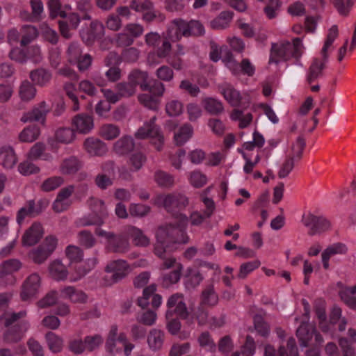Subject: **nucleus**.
I'll return each mask as SVG.
<instances>
[{"mask_svg":"<svg viewBox=\"0 0 356 356\" xmlns=\"http://www.w3.org/2000/svg\"><path fill=\"white\" fill-rule=\"evenodd\" d=\"M187 204L186 197L180 193L168 194L165 197L164 207L168 212L175 216V222L159 228L156 234V243L154 245V251L158 255L162 256L168 248V246H164V243L167 241L172 243H186L188 241L189 237L186 232L188 218L181 213Z\"/></svg>","mask_w":356,"mask_h":356,"instance_id":"nucleus-1","label":"nucleus"},{"mask_svg":"<svg viewBox=\"0 0 356 356\" xmlns=\"http://www.w3.org/2000/svg\"><path fill=\"white\" fill-rule=\"evenodd\" d=\"M25 315V312H19L10 314H4L0 316V324L3 323L4 326L7 327L3 334L4 342L7 343H15L22 338L28 325L26 322H18L17 321Z\"/></svg>","mask_w":356,"mask_h":356,"instance_id":"nucleus-2","label":"nucleus"},{"mask_svg":"<svg viewBox=\"0 0 356 356\" xmlns=\"http://www.w3.org/2000/svg\"><path fill=\"white\" fill-rule=\"evenodd\" d=\"M167 307L165 316L169 321L168 323V331L172 334H176L180 330L181 324L177 319L174 318V314L181 318H186L188 316V311L183 296L179 293L172 295L168 300Z\"/></svg>","mask_w":356,"mask_h":356,"instance_id":"nucleus-3","label":"nucleus"},{"mask_svg":"<svg viewBox=\"0 0 356 356\" xmlns=\"http://www.w3.org/2000/svg\"><path fill=\"white\" fill-rule=\"evenodd\" d=\"M177 243H172L169 241H166L164 243V246L167 247L166 250L163 252L162 256H159L154 252V254L163 259V262L162 264L163 269H169L173 268L174 269L169 273H165L163 275V285L165 287H169L170 286L177 283L181 275V271L183 269V266L181 264L176 261V259L172 257H167V254L168 252L172 251L175 249V245Z\"/></svg>","mask_w":356,"mask_h":356,"instance_id":"nucleus-4","label":"nucleus"},{"mask_svg":"<svg viewBox=\"0 0 356 356\" xmlns=\"http://www.w3.org/2000/svg\"><path fill=\"white\" fill-rule=\"evenodd\" d=\"M106 350L111 354L124 352L126 356L130 355L134 345L129 341L124 332H118L117 325H112L105 344Z\"/></svg>","mask_w":356,"mask_h":356,"instance_id":"nucleus-5","label":"nucleus"},{"mask_svg":"<svg viewBox=\"0 0 356 356\" xmlns=\"http://www.w3.org/2000/svg\"><path fill=\"white\" fill-rule=\"evenodd\" d=\"M92 213L79 218L76 221L78 226H100L107 216V211L104 202L95 197H90L88 201Z\"/></svg>","mask_w":356,"mask_h":356,"instance_id":"nucleus-6","label":"nucleus"},{"mask_svg":"<svg viewBox=\"0 0 356 356\" xmlns=\"http://www.w3.org/2000/svg\"><path fill=\"white\" fill-rule=\"evenodd\" d=\"M95 234L106 239V248L110 252L125 253L129 250L130 243L127 236L124 234V229L120 234H115L97 227L95 229Z\"/></svg>","mask_w":356,"mask_h":356,"instance_id":"nucleus-7","label":"nucleus"},{"mask_svg":"<svg viewBox=\"0 0 356 356\" xmlns=\"http://www.w3.org/2000/svg\"><path fill=\"white\" fill-rule=\"evenodd\" d=\"M148 74L147 72L140 70H132L128 76V81L133 85L136 90V87L140 86L143 91H152L157 94H163L164 85L157 81L154 80L148 82Z\"/></svg>","mask_w":356,"mask_h":356,"instance_id":"nucleus-8","label":"nucleus"},{"mask_svg":"<svg viewBox=\"0 0 356 356\" xmlns=\"http://www.w3.org/2000/svg\"><path fill=\"white\" fill-rule=\"evenodd\" d=\"M183 19H177L173 20L168 26L165 33V39L163 42L162 46L157 50V55L160 58L167 57L171 50L170 41L175 42L184 36Z\"/></svg>","mask_w":356,"mask_h":356,"instance_id":"nucleus-9","label":"nucleus"},{"mask_svg":"<svg viewBox=\"0 0 356 356\" xmlns=\"http://www.w3.org/2000/svg\"><path fill=\"white\" fill-rule=\"evenodd\" d=\"M58 240L54 236H49L36 248L30 252V257L35 264L43 263L55 250Z\"/></svg>","mask_w":356,"mask_h":356,"instance_id":"nucleus-10","label":"nucleus"},{"mask_svg":"<svg viewBox=\"0 0 356 356\" xmlns=\"http://www.w3.org/2000/svg\"><path fill=\"white\" fill-rule=\"evenodd\" d=\"M155 121L156 118L153 117L149 122H145L143 127L138 129L135 136L138 139L151 138L154 140L156 149L160 150L163 143V137L159 127L155 124Z\"/></svg>","mask_w":356,"mask_h":356,"instance_id":"nucleus-11","label":"nucleus"},{"mask_svg":"<svg viewBox=\"0 0 356 356\" xmlns=\"http://www.w3.org/2000/svg\"><path fill=\"white\" fill-rule=\"evenodd\" d=\"M302 222L308 228V233L312 236L321 234L331 228V223L327 218L311 213L302 215Z\"/></svg>","mask_w":356,"mask_h":356,"instance_id":"nucleus-12","label":"nucleus"},{"mask_svg":"<svg viewBox=\"0 0 356 356\" xmlns=\"http://www.w3.org/2000/svg\"><path fill=\"white\" fill-rule=\"evenodd\" d=\"M129 6L131 9L136 12L143 13V19L147 22H151L155 19H158L159 21L161 22L165 19V16L163 14L153 10V4L148 0L144 1L132 0Z\"/></svg>","mask_w":356,"mask_h":356,"instance_id":"nucleus-13","label":"nucleus"},{"mask_svg":"<svg viewBox=\"0 0 356 356\" xmlns=\"http://www.w3.org/2000/svg\"><path fill=\"white\" fill-rule=\"evenodd\" d=\"M296 336L300 341V346L306 347L310 341L315 337L316 345H321L323 342L321 335L316 332L315 326L310 323H302L297 329Z\"/></svg>","mask_w":356,"mask_h":356,"instance_id":"nucleus-14","label":"nucleus"},{"mask_svg":"<svg viewBox=\"0 0 356 356\" xmlns=\"http://www.w3.org/2000/svg\"><path fill=\"white\" fill-rule=\"evenodd\" d=\"M61 12L64 13L63 15H58L54 17L50 15V16L51 18L60 17L63 19V20H60L58 22L60 31L64 38H69L70 37V30L76 29L81 20H83V19L81 17V15L76 13H71L67 15L65 11L62 9Z\"/></svg>","mask_w":356,"mask_h":356,"instance_id":"nucleus-15","label":"nucleus"},{"mask_svg":"<svg viewBox=\"0 0 356 356\" xmlns=\"http://www.w3.org/2000/svg\"><path fill=\"white\" fill-rule=\"evenodd\" d=\"M22 264L17 259H10L4 261L0 265V279L7 284L13 285L16 282L15 273L21 268Z\"/></svg>","mask_w":356,"mask_h":356,"instance_id":"nucleus-16","label":"nucleus"},{"mask_svg":"<svg viewBox=\"0 0 356 356\" xmlns=\"http://www.w3.org/2000/svg\"><path fill=\"white\" fill-rule=\"evenodd\" d=\"M41 284V278L38 273L31 274L24 282L22 287L21 298L26 301L38 293Z\"/></svg>","mask_w":356,"mask_h":356,"instance_id":"nucleus-17","label":"nucleus"},{"mask_svg":"<svg viewBox=\"0 0 356 356\" xmlns=\"http://www.w3.org/2000/svg\"><path fill=\"white\" fill-rule=\"evenodd\" d=\"M106 271L112 273L110 277L112 280L109 283L111 284L126 277L130 271V266L125 260L117 259L108 264Z\"/></svg>","mask_w":356,"mask_h":356,"instance_id":"nucleus-18","label":"nucleus"},{"mask_svg":"<svg viewBox=\"0 0 356 356\" xmlns=\"http://www.w3.org/2000/svg\"><path fill=\"white\" fill-rule=\"evenodd\" d=\"M156 287L154 284L144 289L143 296L138 299V305L143 309L146 308L151 302L152 307L158 308L162 302L161 296L156 294Z\"/></svg>","mask_w":356,"mask_h":356,"instance_id":"nucleus-19","label":"nucleus"},{"mask_svg":"<svg viewBox=\"0 0 356 356\" xmlns=\"http://www.w3.org/2000/svg\"><path fill=\"white\" fill-rule=\"evenodd\" d=\"M44 202L42 200L37 202H35L33 200L28 201L17 212V223L21 225L26 217L32 218L38 216L42 212Z\"/></svg>","mask_w":356,"mask_h":356,"instance_id":"nucleus-20","label":"nucleus"},{"mask_svg":"<svg viewBox=\"0 0 356 356\" xmlns=\"http://www.w3.org/2000/svg\"><path fill=\"white\" fill-rule=\"evenodd\" d=\"M292 145L291 146V170L302 158L303 150L306 145L305 136L291 135Z\"/></svg>","mask_w":356,"mask_h":356,"instance_id":"nucleus-21","label":"nucleus"},{"mask_svg":"<svg viewBox=\"0 0 356 356\" xmlns=\"http://www.w3.org/2000/svg\"><path fill=\"white\" fill-rule=\"evenodd\" d=\"M277 335L282 341L277 351L271 345L265 346V356H289L287 348L289 347V338H286L285 331L282 328H277Z\"/></svg>","mask_w":356,"mask_h":356,"instance_id":"nucleus-22","label":"nucleus"},{"mask_svg":"<svg viewBox=\"0 0 356 356\" xmlns=\"http://www.w3.org/2000/svg\"><path fill=\"white\" fill-rule=\"evenodd\" d=\"M74 191V186H68L62 188L57 195L56 199L53 203L52 208L56 212H62L67 209L70 204L69 200Z\"/></svg>","mask_w":356,"mask_h":356,"instance_id":"nucleus-23","label":"nucleus"},{"mask_svg":"<svg viewBox=\"0 0 356 356\" xmlns=\"http://www.w3.org/2000/svg\"><path fill=\"white\" fill-rule=\"evenodd\" d=\"M51 107L44 101L35 106L33 110L22 117V121L26 122L28 121H37L44 124L46 115L49 111Z\"/></svg>","mask_w":356,"mask_h":356,"instance_id":"nucleus-24","label":"nucleus"},{"mask_svg":"<svg viewBox=\"0 0 356 356\" xmlns=\"http://www.w3.org/2000/svg\"><path fill=\"white\" fill-rule=\"evenodd\" d=\"M347 251L346 245L342 243H335L327 246L321 254L323 268L327 270L330 268L329 261L332 257L338 254H345Z\"/></svg>","mask_w":356,"mask_h":356,"instance_id":"nucleus-25","label":"nucleus"},{"mask_svg":"<svg viewBox=\"0 0 356 356\" xmlns=\"http://www.w3.org/2000/svg\"><path fill=\"white\" fill-rule=\"evenodd\" d=\"M327 62L328 58L325 60L322 56L321 58H313L306 75V79L309 83H312L323 76V71L325 68Z\"/></svg>","mask_w":356,"mask_h":356,"instance_id":"nucleus-26","label":"nucleus"},{"mask_svg":"<svg viewBox=\"0 0 356 356\" xmlns=\"http://www.w3.org/2000/svg\"><path fill=\"white\" fill-rule=\"evenodd\" d=\"M124 234L128 238L132 240V243L136 246L146 247L149 244V238L143 233V232L132 225H129L124 227Z\"/></svg>","mask_w":356,"mask_h":356,"instance_id":"nucleus-27","label":"nucleus"},{"mask_svg":"<svg viewBox=\"0 0 356 356\" xmlns=\"http://www.w3.org/2000/svg\"><path fill=\"white\" fill-rule=\"evenodd\" d=\"M307 117L294 114L293 122L291 124V135L300 134L306 136L307 133H311L314 129V126H307Z\"/></svg>","mask_w":356,"mask_h":356,"instance_id":"nucleus-28","label":"nucleus"},{"mask_svg":"<svg viewBox=\"0 0 356 356\" xmlns=\"http://www.w3.org/2000/svg\"><path fill=\"white\" fill-rule=\"evenodd\" d=\"M43 235V229L41 224L34 222L31 227L26 231L22 237V243L24 245H33L37 243Z\"/></svg>","mask_w":356,"mask_h":356,"instance_id":"nucleus-29","label":"nucleus"},{"mask_svg":"<svg viewBox=\"0 0 356 356\" xmlns=\"http://www.w3.org/2000/svg\"><path fill=\"white\" fill-rule=\"evenodd\" d=\"M305 51V47L300 38H293L291 44V65L303 67L301 57Z\"/></svg>","mask_w":356,"mask_h":356,"instance_id":"nucleus-30","label":"nucleus"},{"mask_svg":"<svg viewBox=\"0 0 356 356\" xmlns=\"http://www.w3.org/2000/svg\"><path fill=\"white\" fill-rule=\"evenodd\" d=\"M339 37V29L337 25H332L327 31L323 46L321 50V56L325 60L329 58L330 51L334 49V42Z\"/></svg>","mask_w":356,"mask_h":356,"instance_id":"nucleus-31","label":"nucleus"},{"mask_svg":"<svg viewBox=\"0 0 356 356\" xmlns=\"http://www.w3.org/2000/svg\"><path fill=\"white\" fill-rule=\"evenodd\" d=\"M289 50V42L284 43L272 44L269 64H277L282 60H286L288 51Z\"/></svg>","mask_w":356,"mask_h":356,"instance_id":"nucleus-32","label":"nucleus"},{"mask_svg":"<svg viewBox=\"0 0 356 356\" xmlns=\"http://www.w3.org/2000/svg\"><path fill=\"white\" fill-rule=\"evenodd\" d=\"M83 146L90 156H102L106 152L105 144L98 138H87L84 141Z\"/></svg>","mask_w":356,"mask_h":356,"instance_id":"nucleus-33","label":"nucleus"},{"mask_svg":"<svg viewBox=\"0 0 356 356\" xmlns=\"http://www.w3.org/2000/svg\"><path fill=\"white\" fill-rule=\"evenodd\" d=\"M60 297L69 299L74 303H83L87 299V296L85 293L70 286H65L60 290Z\"/></svg>","mask_w":356,"mask_h":356,"instance_id":"nucleus-34","label":"nucleus"},{"mask_svg":"<svg viewBox=\"0 0 356 356\" xmlns=\"http://www.w3.org/2000/svg\"><path fill=\"white\" fill-rule=\"evenodd\" d=\"M72 124L80 133L86 134L93 127V119L87 114H79L72 121Z\"/></svg>","mask_w":356,"mask_h":356,"instance_id":"nucleus-35","label":"nucleus"},{"mask_svg":"<svg viewBox=\"0 0 356 356\" xmlns=\"http://www.w3.org/2000/svg\"><path fill=\"white\" fill-rule=\"evenodd\" d=\"M134 147L133 138L130 136H123L114 143L113 149L116 154L124 155L131 152Z\"/></svg>","mask_w":356,"mask_h":356,"instance_id":"nucleus-36","label":"nucleus"},{"mask_svg":"<svg viewBox=\"0 0 356 356\" xmlns=\"http://www.w3.org/2000/svg\"><path fill=\"white\" fill-rule=\"evenodd\" d=\"M165 333L159 329H152L147 335V343L149 348L153 351L160 350L163 344Z\"/></svg>","mask_w":356,"mask_h":356,"instance_id":"nucleus-37","label":"nucleus"},{"mask_svg":"<svg viewBox=\"0 0 356 356\" xmlns=\"http://www.w3.org/2000/svg\"><path fill=\"white\" fill-rule=\"evenodd\" d=\"M221 93L225 99L232 106H238L241 102L240 92L234 88V87L229 83H223L221 87Z\"/></svg>","mask_w":356,"mask_h":356,"instance_id":"nucleus-38","label":"nucleus"},{"mask_svg":"<svg viewBox=\"0 0 356 356\" xmlns=\"http://www.w3.org/2000/svg\"><path fill=\"white\" fill-rule=\"evenodd\" d=\"M81 161L76 156H71L65 159L60 164V172L64 175H73L81 168Z\"/></svg>","mask_w":356,"mask_h":356,"instance_id":"nucleus-39","label":"nucleus"},{"mask_svg":"<svg viewBox=\"0 0 356 356\" xmlns=\"http://www.w3.org/2000/svg\"><path fill=\"white\" fill-rule=\"evenodd\" d=\"M147 93H143L138 96V100L144 106L152 109L156 110L160 102V97L163 94H157L152 91H147Z\"/></svg>","mask_w":356,"mask_h":356,"instance_id":"nucleus-40","label":"nucleus"},{"mask_svg":"<svg viewBox=\"0 0 356 356\" xmlns=\"http://www.w3.org/2000/svg\"><path fill=\"white\" fill-rule=\"evenodd\" d=\"M17 163V157L10 147H3L0 152V164L6 169L12 168Z\"/></svg>","mask_w":356,"mask_h":356,"instance_id":"nucleus-41","label":"nucleus"},{"mask_svg":"<svg viewBox=\"0 0 356 356\" xmlns=\"http://www.w3.org/2000/svg\"><path fill=\"white\" fill-rule=\"evenodd\" d=\"M30 78L35 84L44 86L50 81L51 74L46 69L38 68L31 72Z\"/></svg>","mask_w":356,"mask_h":356,"instance_id":"nucleus-42","label":"nucleus"},{"mask_svg":"<svg viewBox=\"0 0 356 356\" xmlns=\"http://www.w3.org/2000/svg\"><path fill=\"white\" fill-rule=\"evenodd\" d=\"M339 296L348 307L356 310V285L342 289L339 292Z\"/></svg>","mask_w":356,"mask_h":356,"instance_id":"nucleus-43","label":"nucleus"},{"mask_svg":"<svg viewBox=\"0 0 356 356\" xmlns=\"http://www.w3.org/2000/svg\"><path fill=\"white\" fill-rule=\"evenodd\" d=\"M182 24L184 28V36L185 37L202 35L204 33V28L199 21L191 20L187 22L183 20Z\"/></svg>","mask_w":356,"mask_h":356,"instance_id":"nucleus-44","label":"nucleus"},{"mask_svg":"<svg viewBox=\"0 0 356 356\" xmlns=\"http://www.w3.org/2000/svg\"><path fill=\"white\" fill-rule=\"evenodd\" d=\"M49 270L50 275L56 280H63L68 274L65 266L59 260L52 261L49 265Z\"/></svg>","mask_w":356,"mask_h":356,"instance_id":"nucleus-45","label":"nucleus"},{"mask_svg":"<svg viewBox=\"0 0 356 356\" xmlns=\"http://www.w3.org/2000/svg\"><path fill=\"white\" fill-rule=\"evenodd\" d=\"M36 95V89L33 83L28 80L23 81L19 88V95L24 102L32 100Z\"/></svg>","mask_w":356,"mask_h":356,"instance_id":"nucleus-46","label":"nucleus"},{"mask_svg":"<svg viewBox=\"0 0 356 356\" xmlns=\"http://www.w3.org/2000/svg\"><path fill=\"white\" fill-rule=\"evenodd\" d=\"M233 17L232 11H223L211 22V26L213 29H224L227 28Z\"/></svg>","mask_w":356,"mask_h":356,"instance_id":"nucleus-47","label":"nucleus"},{"mask_svg":"<svg viewBox=\"0 0 356 356\" xmlns=\"http://www.w3.org/2000/svg\"><path fill=\"white\" fill-rule=\"evenodd\" d=\"M104 33V27L103 24L97 21L92 22L87 33L88 44L92 43L95 40L102 38Z\"/></svg>","mask_w":356,"mask_h":356,"instance_id":"nucleus-48","label":"nucleus"},{"mask_svg":"<svg viewBox=\"0 0 356 356\" xmlns=\"http://www.w3.org/2000/svg\"><path fill=\"white\" fill-rule=\"evenodd\" d=\"M21 34L20 44L22 47H26L37 37L38 31L33 26L24 25L22 27Z\"/></svg>","mask_w":356,"mask_h":356,"instance_id":"nucleus-49","label":"nucleus"},{"mask_svg":"<svg viewBox=\"0 0 356 356\" xmlns=\"http://www.w3.org/2000/svg\"><path fill=\"white\" fill-rule=\"evenodd\" d=\"M193 127L188 124L181 127L177 132L175 133L174 139L177 145H184L192 136Z\"/></svg>","mask_w":356,"mask_h":356,"instance_id":"nucleus-50","label":"nucleus"},{"mask_svg":"<svg viewBox=\"0 0 356 356\" xmlns=\"http://www.w3.org/2000/svg\"><path fill=\"white\" fill-rule=\"evenodd\" d=\"M40 133V128L36 125H31L24 128L19 135L22 142L31 143L36 140Z\"/></svg>","mask_w":356,"mask_h":356,"instance_id":"nucleus-51","label":"nucleus"},{"mask_svg":"<svg viewBox=\"0 0 356 356\" xmlns=\"http://www.w3.org/2000/svg\"><path fill=\"white\" fill-rule=\"evenodd\" d=\"M154 179L156 184L163 188H170L174 185V177L163 170H158L154 174Z\"/></svg>","mask_w":356,"mask_h":356,"instance_id":"nucleus-52","label":"nucleus"},{"mask_svg":"<svg viewBox=\"0 0 356 356\" xmlns=\"http://www.w3.org/2000/svg\"><path fill=\"white\" fill-rule=\"evenodd\" d=\"M120 134V128L113 124H103L99 129L100 136L106 140H113Z\"/></svg>","mask_w":356,"mask_h":356,"instance_id":"nucleus-53","label":"nucleus"},{"mask_svg":"<svg viewBox=\"0 0 356 356\" xmlns=\"http://www.w3.org/2000/svg\"><path fill=\"white\" fill-rule=\"evenodd\" d=\"M255 352V344L254 339L248 335L245 344L242 346L241 352H234L232 356H252Z\"/></svg>","mask_w":356,"mask_h":356,"instance_id":"nucleus-54","label":"nucleus"},{"mask_svg":"<svg viewBox=\"0 0 356 356\" xmlns=\"http://www.w3.org/2000/svg\"><path fill=\"white\" fill-rule=\"evenodd\" d=\"M45 338L49 349L53 353H58L60 351L63 346V340L61 338L52 332H47Z\"/></svg>","mask_w":356,"mask_h":356,"instance_id":"nucleus-55","label":"nucleus"},{"mask_svg":"<svg viewBox=\"0 0 356 356\" xmlns=\"http://www.w3.org/2000/svg\"><path fill=\"white\" fill-rule=\"evenodd\" d=\"M55 137L57 141L63 143H70L74 138V130L69 127L59 128L56 130Z\"/></svg>","mask_w":356,"mask_h":356,"instance_id":"nucleus-56","label":"nucleus"},{"mask_svg":"<svg viewBox=\"0 0 356 356\" xmlns=\"http://www.w3.org/2000/svg\"><path fill=\"white\" fill-rule=\"evenodd\" d=\"M261 264L259 260H253L243 263L239 269L238 277L240 279L245 278L250 273L258 268Z\"/></svg>","mask_w":356,"mask_h":356,"instance_id":"nucleus-57","label":"nucleus"},{"mask_svg":"<svg viewBox=\"0 0 356 356\" xmlns=\"http://www.w3.org/2000/svg\"><path fill=\"white\" fill-rule=\"evenodd\" d=\"M115 88V90L118 91L120 99L123 97H129L134 95L136 92V89L129 81H122L116 84Z\"/></svg>","mask_w":356,"mask_h":356,"instance_id":"nucleus-58","label":"nucleus"},{"mask_svg":"<svg viewBox=\"0 0 356 356\" xmlns=\"http://www.w3.org/2000/svg\"><path fill=\"white\" fill-rule=\"evenodd\" d=\"M218 302V296L214 291L213 286H208L202 293V302L204 305H214Z\"/></svg>","mask_w":356,"mask_h":356,"instance_id":"nucleus-59","label":"nucleus"},{"mask_svg":"<svg viewBox=\"0 0 356 356\" xmlns=\"http://www.w3.org/2000/svg\"><path fill=\"white\" fill-rule=\"evenodd\" d=\"M205 109L211 114H218L223 111L222 103L214 98H207L204 101Z\"/></svg>","mask_w":356,"mask_h":356,"instance_id":"nucleus-60","label":"nucleus"},{"mask_svg":"<svg viewBox=\"0 0 356 356\" xmlns=\"http://www.w3.org/2000/svg\"><path fill=\"white\" fill-rule=\"evenodd\" d=\"M82 51L80 44L78 42H72L67 49V56L68 61L72 64L77 61V59L82 55Z\"/></svg>","mask_w":356,"mask_h":356,"instance_id":"nucleus-61","label":"nucleus"},{"mask_svg":"<svg viewBox=\"0 0 356 356\" xmlns=\"http://www.w3.org/2000/svg\"><path fill=\"white\" fill-rule=\"evenodd\" d=\"M79 243L86 248L93 247L96 243V240L91 232L87 230L81 231L79 233Z\"/></svg>","mask_w":356,"mask_h":356,"instance_id":"nucleus-62","label":"nucleus"},{"mask_svg":"<svg viewBox=\"0 0 356 356\" xmlns=\"http://www.w3.org/2000/svg\"><path fill=\"white\" fill-rule=\"evenodd\" d=\"M150 207L142 204H131L129 206V213L132 216L143 217L150 211Z\"/></svg>","mask_w":356,"mask_h":356,"instance_id":"nucleus-63","label":"nucleus"},{"mask_svg":"<svg viewBox=\"0 0 356 356\" xmlns=\"http://www.w3.org/2000/svg\"><path fill=\"white\" fill-rule=\"evenodd\" d=\"M339 343L343 353V356H356L353 342L346 338H341Z\"/></svg>","mask_w":356,"mask_h":356,"instance_id":"nucleus-64","label":"nucleus"}]
</instances>
